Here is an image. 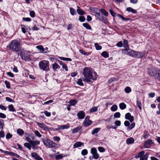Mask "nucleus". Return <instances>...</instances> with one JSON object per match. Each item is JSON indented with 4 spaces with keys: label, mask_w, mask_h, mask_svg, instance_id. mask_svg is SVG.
<instances>
[{
    "label": "nucleus",
    "mask_w": 160,
    "mask_h": 160,
    "mask_svg": "<svg viewBox=\"0 0 160 160\" xmlns=\"http://www.w3.org/2000/svg\"><path fill=\"white\" fill-rule=\"evenodd\" d=\"M83 74L84 77L82 78L83 80L89 83L91 82V79L95 80L97 79V75L96 72L92 73L90 68H85L83 70Z\"/></svg>",
    "instance_id": "nucleus-1"
},
{
    "label": "nucleus",
    "mask_w": 160,
    "mask_h": 160,
    "mask_svg": "<svg viewBox=\"0 0 160 160\" xmlns=\"http://www.w3.org/2000/svg\"><path fill=\"white\" fill-rule=\"evenodd\" d=\"M7 48L12 51L18 52L21 49L20 42L17 40H12Z\"/></svg>",
    "instance_id": "nucleus-2"
},
{
    "label": "nucleus",
    "mask_w": 160,
    "mask_h": 160,
    "mask_svg": "<svg viewBox=\"0 0 160 160\" xmlns=\"http://www.w3.org/2000/svg\"><path fill=\"white\" fill-rule=\"evenodd\" d=\"M147 72L152 77L160 81V71L157 68H148Z\"/></svg>",
    "instance_id": "nucleus-3"
},
{
    "label": "nucleus",
    "mask_w": 160,
    "mask_h": 160,
    "mask_svg": "<svg viewBox=\"0 0 160 160\" xmlns=\"http://www.w3.org/2000/svg\"><path fill=\"white\" fill-rule=\"evenodd\" d=\"M42 142L47 148H53L58 147V144L55 143L50 139H43Z\"/></svg>",
    "instance_id": "nucleus-4"
},
{
    "label": "nucleus",
    "mask_w": 160,
    "mask_h": 160,
    "mask_svg": "<svg viewBox=\"0 0 160 160\" xmlns=\"http://www.w3.org/2000/svg\"><path fill=\"white\" fill-rule=\"evenodd\" d=\"M39 66L40 69L46 72H47L50 70L49 62L45 60L40 61L39 63Z\"/></svg>",
    "instance_id": "nucleus-5"
},
{
    "label": "nucleus",
    "mask_w": 160,
    "mask_h": 160,
    "mask_svg": "<svg viewBox=\"0 0 160 160\" xmlns=\"http://www.w3.org/2000/svg\"><path fill=\"white\" fill-rule=\"evenodd\" d=\"M122 52L123 54L134 57L135 51L130 49L129 48L122 49Z\"/></svg>",
    "instance_id": "nucleus-6"
},
{
    "label": "nucleus",
    "mask_w": 160,
    "mask_h": 160,
    "mask_svg": "<svg viewBox=\"0 0 160 160\" xmlns=\"http://www.w3.org/2000/svg\"><path fill=\"white\" fill-rule=\"evenodd\" d=\"M95 13L96 14V17L100 21H101L102 22L106 24L108 22L107 18L104 17L102 15H101L100 12H95Z\"/></svg>",
    "instance_id": "nucleus-7"
},
{
    "label": "nucleus",
    "mask_w": 160,
    "mask_h": 160,
    "mask_svg": "<svg viewBox=\"0 0 160 160\" xmlns=\"http://www.w3.org/2000/svg\"><path fill=\"white\" fill-rule=\"evenodd\" d=\"M91 152L94 159H97L99 158V156L97 152V151L96 148H92L91 149Z\"/></svg>",
    "instance_id": "nucleus-8"
},
{
    "label": "nucleus",
    "mask_w": 160,
    "mask_h": 160,
    "mask_svg": "<svg viewBox=\"0 0 160 160\" xmlns=\"http://www.w3.org/2000/svg\"><path fill=\"white\" fill-rule=\"evenodd\" d=\"M89 116H87L84 121L83 124L86 127L90 125L92 123V122L89 120Z\"/></svg>",
    "instance_id": "nucleus-9"
},
{
    "label": "nucleus",
    "mask_w": 160,
    "mask_h": 160,
    "mask_svg": "<svg viewBox=\"0 0 160 160\" xmlns=\"http://www.w3.org/2000/svg\"><path fill=\"white\" fill-rule=\"evenodd\" d=\"M153 143L151 139H148L144 142V147L146 148H148L152 144H153Z\"/></svg>",
    "instance_id": "nucleus-10"
},
{
    "label": "nucleus",
    "mask_w": 160,
    "mask_h": 160,
    "mask_svg": "<svg viewBox=\"0 0 160 160\" xmlns=\"http://www.w3.org/2000/svg\"><path fill=\"white\" fill-rule=\"evenodd\" d=\"M144 55V52H139L135 51L134 57L138 58H140L143 57Z\"/></svg>",
    "instance_id": "nucleus-11"
},
{
    "label": "nucleus",
    "mask_w": 160,
    "mask_h": 160,
    "mask_svg": "<svg viewBox=\"0 0 160 160\" xmlns=\"http://www.w3.org/2000/svg\"><path fill=\"white\" fill-rule=\"evenodd\" d=\"M78 118L79 119H83L85 117V113L83 111H80L77 114Z\"/></svg>",
    "instance_id": "nucleus-12"
},
{
    "label": "nucleus",
    "mask_w": 160,
    "mask_h": 160,
    "mask_svg": "<svg viewBox=\"0 0 160 160\" xmlns=\"http://www.w3.org/2000/svg\"><path fill=\"white\" fill-rule=\"evenodd\" d=\"M32 156L37 160H42V159L36 152H33L32 153Z\"/></svg>",
    "instance_id": "nucleus-13"
},
{
    "label": "nucleus",
    "mask_w": 160,
    "mask_h": 160,
    "mask_svg": "<svg viewBox=\"0 0 160 160\" xmlns=\"http://www.w3.org/2000/svg\"><path fill=\"white\" fill-rule=\"evenodd\" d=\"M28 52L27 51H21L20 53V56L21 57L22 59V60H25L26 57H27L26 55L27 54Z\"/></svg>",
    "instance_id": "nucleus-14"
},
{
    "label": "nucleus",
    "mask_w": 160,
    "mask_h": 160,
    "mask_svg": "<svg viewBox=\"0 0 160 160\" xmlns=\"http://www.w3.org/2000/svg\"><path fill=\"white\" fill-rule=\"evenodd\" d=\"M77 8V11L78 14L82 15L86 13V12L82 9H80L79 6H78Z\"/></svg>",
    "instance_id": "nucleus-15"
},
{
    "label": "nucleus",
    "mask_w": 160,
    "mask_h": 160,
    "mask_svg": "<svg viewBox=\"0 0 160 160\" xmlns=\"http://www.w3.org/2000/svg\"><path fill=\"white\" fill-rule=\"evenodd\" d=\"M37 123L38 126L43 130H45L48 128V127L45 124L43 123H41L40 122H37Z\"/></svg>",
    "instance_id": "nucleus-16"
},
{
    "label": "nucleus",
    "mask_w": 160,
    "mask_h": 160,
    "mask_svg": "<svg viewBox=\"0 0 160 160\" xmlns=\"http://www.w3.org/2000/svg\"><path fill=\"white\" fill-rule=\"evenodd\" d=\"M82 128V127L81 126H78L72 129V133H75L80 130Z\"/></svg>",
    "instance_id": "nucleus-17"
},
{
    "label": "nucleus",
    "mask_w": 160,
    "mask_h": 160,
    "mask_svg": "<svg viewBox=\"0 0 160 160\" xmlns=\"http://www.w3.org/2000/svg\"><path fill=\"white\" fill-rule=\"evenodd\" d=\"M40 141H32L30 144L32 146V148H35V146L36 145H39L40 144Z\"/></svg>",
    "instance_id": "nucleus-18"
},
{
    "label": "nucleus",
    "mask_w": 160,
    "mask_h": 160,
    "mask_svg": "<svg viewBox=\"0 0 160 160\" xmlns=\"http://www.w3.org/2000/svg\"><path fill=\"white\" fill-rule=\"evenodd\" d=\"M134 139L132 138H130L126 140V143L128 145L134 143Z\"/></svg>",
    "instance_id": "nucleus-19"
},
{
    "label": "nucleus",
    "mask_w": 160,
    "mask_h": 160,
    "mask_svg": "<svg viewBox=\"0 0 160 160\" xmlns=\"http://www.w3.org/2000/svg\"><path fill=\"white\" fill-rule=\"evenodd\" d=\"M69 126L67 125H64L62 126H58V128L56 129V130H58L59 129L63 130L64 129H68L69 128Z\"/></svg>",
    "instance_id": "nucleus-20"
},
{
    "label": "nucleus",
    "mask_w": 160,
    "mask_h": 160,
    "mask_svg": "<svg viewBox=\"0 0 160 160\" xmlns=\"http://www.w3.org/2000/svg\"><path fill=\"white\" fill-rule=\"evenodd\" d=\"M83 144V143L80 142H77L73 145V148H76L81 146Z\"/></svg>",
    "instance_id": "nucleus-21"
},
{
    "label": "nucleus",
    "mask_w": 160,
    "mask_h": 160,
    "mask_svg": "<svg viewBox=\"0 0 160 160\" xmlns=\"http://www.w3.org/2000/svg\"><path fill=\"white\" fill-rule=\"evenodd\" d=\"M60 68V67L57 63H55L52 64V68L54 71H56L57 69H59Z\"/></svg>",
    "instance_id": "nucleus-22"
},
{
    "label": "nucleus",
    "mask_w": 160,
    "mask_h": 160,
    "mask_svg": "<svg viewBox=\"0 0 160 160\" xmlns=\"http://www.w3.org/2000/svg\"><path fill=\"white\" fill-rule=\"evenodd\" d=\"M77 102L76 100H71L69 102L70 104L68 105V106H74L77 103Z\"/></svg>",
    "instance_id": "nucleus-23"
},
{
    "label": "nucleus",
    "mask_w": 160,
    "mask_h": 160,
    "mask_svg": "<svg viewBox=\"0 0 160 160\" xmlns=\"http://www.w3.org/2000/svg\"><path fill=\"white\" fill-rule=\"evenodd\" d=\"M123 46L125 48H129L128 41L127 40L125 39L123 40Z\"/></svg>",
    "instance_id": "nucleus-24"
},
{
    "label": "nucleus",
    "mask_w": 160,
    "mask_h": 160,
    "mask_svg": "<svg viewBox=\"0 0 160 160\" xmlns=\"http://www.w3.org/2000/svg\"><path fill=\"white\" fill-rule=\"evenodd\" d=\"M66 156L64 155L63 154H61L59 155H57L55 158L56 160H59L62 159L64 157Z\"/></svg>",
    "instance_id": "nucleus-25"
},
{
    "label": "nucleus",
    "mask_w": 160,
    "mask_h": 160,
    "mask_svg": "<svg viewBox=\"0 0 160 160\" xmlns=\"http://www.w3.org/2000/svg\"><path fill=\"white\" fill-rule=\"evenodd\" d=\"M17 133L20 136L22 135L24 133V131L22 129L20 128L17 129Z\"/></svg>",
    "instance_id": "nucleus-26"
},
{
    "label": "nucleus",
    "mask_w": 160,
    "mask_h": 160,
    "mask_svg": "<svg viewBox=\"0 0 160 160\" xmlns=\"http://www.w3.org/2000/svg\"><path fill=\"white\" fill-rule=\"evenodd\" d=\"M127 10L128 11L131 12L133 13H137V11L136 10L133 9L131 7H128L127 8Z\"/></svg>",
    "instance_id": "nucleus-27"
},
{
    "label": "nucleus",
    "mask_w": 160,
    "mask_h": 160,
    "mask_svg": "<svg viewBox=\"0 0 160 160\" xmlns=\"http://www.w3.org/2000/svg\"><path fill=\"white\" fill-rule=\"evenodd\" d=\"M99 11L105 16L107 17L108 16V12L106 10L103 9H100Z\"/></svg>",
    "instance_id": "nucleus-28"
},
{
    "label": "nucleus",
    "mask_w": 160,
    "mask_h": 160,
    "mask_svg": "<svg viewBox=\"0 0 160 160\" xmlns=\"http://www.w3.org/2000/svg\"><path fill=\"white\" fill-rule=\"evenodd\" d=\"M9 110L11 112H16V110L14 108L12 104L9 105L8 106Z\"/></svg>",
    "instance_id": "nucleus-29"
},
{
    "label": "nucleus",
    "mask_w": 160,
    "mask_h": 160,
    "mask_svg": "<svg viewBox=\"0 0 160 160\" xmlns=\"http://www.w3.org/2000/svg\"><path fill=\"white\" fill-rule=\"evenodd\" d=\"M100 130V128H96L94 129L92 132V134L93 135L96 133H97L99 132Z\"/></svg>",
    "instance_id": "nucleus-30"
},
{
    "label": "nucleus",
    "mask_w": 160,
    "mask_h": 160,
    "mask_svg": "<svg viewBox=\"0 0 160 160\" xmlns=\"http://www.w3.org/2000/svg\"><path fill=\"white\" fill-rule=\"evenodd\" d=\"M145 153V152L144 151H142L141 152H140L138 154L137 156H136V158H140L143 156L144 154Z\"/></svg>",
    "instance_id": "nucleus-31"
},
{
    "label": "nucleus",
    "mask_w": 160,
    "mask_h": 160,
    "mask_svg": "<svg viewBox=\"0 0 160 160\" xmlns=\"http://www.w3.org/2000/svg\"><path fill=\"white\" fill-rule=\"evenodd\" d=\"M36 48L37 49L41 51H42V52L43 53L44 52H43L44 51V48H43V46L42 45H39L36 46ZM47 51H46L44 52V53H47Z\"/></svg>",
    "instance_id": "nucleus-32"
},
{
    "label": "nucleus",
    "mask_w": 160,
    "mask_h": 160,
    "mask_svg": "<svg viewBox=\"0 0 160 160\" xmlns=\"http://www.w3.org/2000/svg\"><path fill=\"white\" fill-rule=\"evenodd\" d=\"M101 55L105 58H107L109 57V54L106 51H104L102 52Z\"/></svg>",
    "instance_id": "nucleus-33"
},
{
    "label": "nucleus",
    "mask_w": 160,
    "mask_h": 160,
    "mask_svg": "<svg viewBox=\"0 0 160 160\" xmlns=\"http://www.w3.org/2000/svg\"><path fill=\"white\" fill-rule=\"evenodd\" d=\"M119 107L121 109L123 110L126 108V105L124 102H122L119 104Z\"/></svg>",
    "instance_id": "nucleus-34"
},
{
    "label": "nucleus",
    "mask_w": 160,
    "mask_h": 160,
    "mask_svg": "<svg viewBox=\"0 0 160 160\" xmlns=\"http://www.w3.org/2000/svg\"><path fill=\"white\" fill-rule=\"evenodd\" d=\"M82 25L84 27L90 30L91 29V27L88 23H83Z\"/></svg>",
    "instance_id": "nucleus-35"
},
{
    "label": "nucleus",
    "mask_w": 160,
    "mask_h": 160,
    "mask_svg": "<svg viewBox=\"0 0 160 160\" xmlns=\"http://www.w3.org/2000/svg\"><path fill=\"white\" fill-rule=\"evenodd\" d=\"M118 109V106L117 105L114 104L111 108V110L112 111L114 112L116 111Z\"/></svg>",
    "instance_id": "nucleus-36"
},
{
    "label": "nucleus",
    "mask_w": 160,
    "mask_h": 160,
    "mask_svg": "<svg viewBox=\"0 0 160 160\" xmlns=\"http://www.w3.org/2000/svg\"><path fill=\"white\" fill-rule=\"evenodd\" d=\"M124 91L126 93H128L131 92V89L129 87H127L124 89Z\"/></svg>",
    "instance_id": "nucleus-37"
},
{
    "label": "nucleus",
    "mask_w": 160,
    "mask_h": 160,
    "mask_svg": "<svg viewBox=\"0 0 160 160\" xmlns=\"http://www.w3.org/2000/svg\"><path fill=\"white\" fill-rule=\"evenodd\" d=\"M98 108L96 107H94L91 108L90 110V112L92 113L94 112H97L98 111Z\"/></svg>",
    "instance_id": "nucleus-38"
},
{
    "label": "nucleus",
    "mask_w": 160,
    "mask_h": 160,
    "mask_svg": "<svg viewBox=\"0 0 160 160\" xmlns=\"http://www.w3.org/2000/svg\"><path fill=\"white\" fill-rule=\"evenodd\" d=\"M137 106L139 108L140 110H141L142 109V104L140 101L137 100Z\"/></svg>",
    "instance_id": "nucleus-39"
},
{
    "label": "nucleus",
    "mask_w": 160,
    "mask_h": 160,
    "mask_svg": "<svg viewBox=\"0 0 160 160\" xmlns=\"http://www.w3.org/2000/svg\"><path fill=\"white\" fill-rule=\"evenodd\" d=\"M59 58L61 60L63 61H72L71 59L69 58H66L64 57H59Z\"/></svg>",
    "instance_id": "nucleus-40"
},
{
    "label": "nucleus",
    "mask_w": 160,
    "mask_h": 160,
    "mask_svg": "<svg viewBox=\"0 0 160 160\" xmlns=\"http://www.w3.org/2000/svg\"><path fill=\"white\" fill-rule=\"evenodd\" d=\"M118 16L120 18H121L124 21H128L130 20V19L129 18H125L122 16L120 14H118Z\"/></svg>",
    "instance_id": "nucleus-41"
},
{
    "label": "nucleus",
    "mask_w": 160,
    "mask_h": 160,
    "mask_svg": "<svg viewBox=\"0 0 160 160\" xmlns=\"http://www.w3.org/2000/svg\"><path fill=\"white\" fill-rule=\"evenodd\" d=\"M94 45L97 50H100L102 48V47L101 46L99 45L97 43H95Z\"/></svg>",
    "instance_id": "nucleus-42"
},
{
    "label": "nucleus",
    "mask_w": 160,
    "mask_h": 160,
    "mask_svg": "<svg viewBox=\"0 0 160 160\" xmlns=\"http://www.w3.org/2000/svg\"><path fill=\"white\" fill-rule=\"evenodd\" d=\"M70 13L72 15H73L76 14V10L72 8H70Z\"/></svg>",
    "instance_id": "nucleus-43"
},
{
    "label": "nucleus",
    "mask_w": 160,
    "mask_h": 160,
    "mask_svg": "<svg viewBox=\"0 0 160 160\" xmlns=\"http://www.w3.org/2000/svg\"><path fill=\"white\" fill-rule=\"evenodd\" d=\"M148 155L146 154L143 156L140 157V160H147Z\"/></svg>",
    "instance_id": "nucleus-44"
},
{
    "label": "nucleus",
    "mask_w": 160,
    "mask_h": 160,
    "mask_svg": "<svg viewBox=\"0 0 160 160\" xmlns=\"http://www.w3.org/2000/svg\"><path fill=\"white\" fill-rule=\"evenodd\" d=\"M77 83L78 84L81 86H83L84 85L82 82V80L81 79H78L77 82Z\"/></svg>",
    "instance_id": "nucleus-45"
},
{
    "label": "nucleus",
    "mask_w": 160,
    "mask_h": 160,
    "mask_svg": "<svg viewBox=\"0 0 160 160\" xmlns=\"http://www.w3.org/2000/svg\"><path fill=\"white\" fill-rule=\"evenodd\" d=\"M88 153V150L86 149H83L81 152V154L83 156H85L87 155Z\"/></svg>",
    "instance_id": "nucleus-46"
},
{
    "label": "nucleus",
    "mask_w": 160,
    "mask_h": 160,
    "mask_svg": "<svg viewBox=\"0 0 160 160\" xmlns=\"http://www.w3.org/2000/svg\"><path fill=\"white\" fill-rule=\"evenodd\" d=\"M30 145L31 144H30L26 142L24 143V146L25 147L28 148L29 150H31V147Z\"/></svg>",
    "instance_id": "nucleus-47"
},
{
    "label": "nucleus",
    "mask_w": 160,
    "mask_h": 160,
    "mask_svg": "<svg viewBox=\"0 0 160 160\" xmlns=\"http://www.w3.org/2000/svg\"><path fill=\"white\" fill-rule=\"evenodd\" d=\"M34 132L35 133V134L37 136L40 138L42 137L41 134L39 133V132L38 130H35L34 131Z\"/></svg>",
    "instance_id": "nucleus-48"
},
{
    "label": "nucleus",
    "mask_w": 160,
    "mask_h": 160,
    "mask_svg": "<svg viewBox=\"0 0 160 160\" xmlns=\"http://www.w3.org/2000/svg\"><path fill=\"white\" fill-rule=\"evenodd\" d=\"M5 83L6 85V87L8 88H10V83L9 82L6 80L5 81Z\"/></svg>",
    "instance_id": "nucleus-49"
},
{
    "label": "nucleus",
    "mask_w": 160,
    "mask_h": 160,
    "mask_svg": "<svg viewBox=\"0 0 160 160\" xmlns=\"http://www.w3.org/2000/svg\"><path fill=\"white\" fill-rule=\"evenodd\" d=\"M79 51L80 53L84 55H88L89 54V52H84V51L82 49H80Z\"/></svg>",
    "instance_id": "nucleus-50"
},
{
    "label": "nucleus",
    "mask_w": 160,
    "mask_h": 160,
    "mask_svg": "<svg viewBox=\"0 0 160 160\" xmlns=\"http://www.w3.org/2000/svg\"><path fill=\"white\" fill-rule=\"evenodd\" d=\"M22 20L23 21L26 22H30L31 21V19L29 18H22Z\"/></svg>",
    "instance_id": "nucleus-51"
},
{
    "label": "nucleus",
    "mask_w": 160,
    "mask_h": 160,
    "mask_svg": "<svg viewBox=\"0 0 160 160\" xmlns=\"http://www.w3.org/2000/svg\"><path fill=\"white\" fill-rule=\"evenodd\" d=\"M3 121L2 119H0V129L2 130L3 128Z\"/></svg>",
    "instance_id": "nucleus-52"
},
{
    "label": "nucleus",
    "mask_w": 160,
    "mask_h": 160,
    "mask_svg": "<svg viewBox=\"0 0 160 160\" xmlns=\"http://www.w3.org/2000/svg\"><path fill=\"white\" fill-rule=\"evenodd\" d=\"M120 113L119 112H116L115 113L114 115V118H119L120 117Z\"/></svg>",
    "instance_id": "nucleus-53"
},
{
    "label": "nucleus",
    "mask_w": 160,
    "mask_h": 160,
    "mask_svg": "<svg viewBox=\"0 0 160 160\" xmlns=\"http://www.w3.org/2000/svg\"><path fill=\"white\" fill-rule=\"evenodd\" d=\"M85 18L83 16H80L79 18V20L81 22H83L85 21Z\"/></svg>",
    "instance_id": "nucleus-54"
},
{
    "label": "nucleus",
    "mask_w": 160,
    "mask_h": 160,
    "mask_svg": "<svg viewBox=\"0 0 160 160\" xmlns=\"http://www.w3.org/2000/svg\"><path fill=\"white\" fill-rule=\"evenodd\" d=\"M43 112L47 117H50L51 115V113L50 112H48L46 110L44 111Z\"/></svg>",
    "instance_id": "nucleus-55"
},
{
    "label": "nucleus",
    "mask_w": 160,
    "mask_h": 160,
    "mask_svg": "<svg viewBox=\"0 0 160 160\" xmlns=\"http://www.w3.org/2000/svg\"><path fill=\"white\" fill-rule=\"evenodd\" d=\"M98 150L100 152H103L105 150L104 148L102 147H99L98 148Z\"/></svg>",
    "instance_id": "nucleus-56"
},
{
    "label": "nucleus",
    "mask_w": 160,
    "mask_h": 160,
    "mask_svg": "<svg viewBox=\"0 0 160 160\" xmlns=\"http://www.w3.org/2000/svg\"><path fill=\"white\" fill-rule=\"evenodd\" d=\"M30 15L32 18H34L35 17V13L33 11H31L30 12Z\"/></svg>",
    "instance_id": "nucleus-57"
},
{
    "label": "nucleus",
    "mask_w": 160,
    "mask_h": 160,
    "mask_svg": "<svg viewBox=\"0 0 160 160\" xmlns=\"http://www.w3.org/2000/svg\"><path fill=\"white\" fill-rule=\"evenodd\" d=\"M116 45L118 47H122L123 46V43L122 41H120L119 42L117 43Z\"/></svg>",
    "instance_id": "nucleus-58"
},
{
    "label": "nucleus",
    "mask_w": 160,
    "mask_h": 160,
    "mask_svg": "<svg viewBox=\"0 0 160 160\" xmlns=\"http://www.w3.org/2000/svg\"><path fill=\"white\" fill-rule=\"evenodd\" d=\"M6 101L12 102H14V101L12 99L10 98L9 97H7L6 98Z\"/></svg>",
    "instance_id": "nucleus-59"
},
{
    "label": "nucleus",
    "mask_w": 160,
    "mask_h": 160,
    "mask_svg": "<svg viewBox=\"0 0 160 160\" xmlns=\"http://www.w3.org/2000/svg\"><path fill=\"white\" fill-rule=\"evenodd\" d=\"M132 116L130 113H128L125 114V118L126 119H129V118Z\"/></svg>",
    "instance_id": "nucleus-60"
},
{
    "label": "nucleus",
    "mask_w": 160,
    "mask_h": 160,
    "mask_svg": "<svg viewBox=\"0 0 160 160\" xmlns=\"http://www.w3.org/2000/svg\"><path fill=\"white\" fill-rule=\"evenodd\" d=\"M21 29L22 32H23L24 33H26V29L25 28V26L23 25H21Z\"/></svg>",
    "instance_id": "nucleus-61"
},
{
    "label": "nucleus",
    "mask_w": 160,
    "mask_h": 160,
    "mask_svg": "<svg viewBox=\"0 0 160 160\" xmlns=\"http://www.w3.org/2000/svg\"><path fill=\"white\" fill-rule=\"evenodd\" d=\"M60 138L58 136H55L53 137V140L55 141H59L60 140Z\"/></svg>",
    "instance_id": "nucleus-62"
},
{
    "label": "nucleus",
    "mask_w": 160,
    "mask_h": 160,
    "mask_svg": "<svg viewBox=\"0 0 160 160\" xmlns=\"http://www.w3.org/2000/svg\"><path fill=\"white\" fill-rule=\"evenodd\" d=\"M135 123L133 122L131 123V125L128 127L129 129H131L132 128H133L135 126Z\"/></svg>",
    "instance_id": "nucleus-63"
},
{
    "label": "nucleus",
    "mask_w": 160,
    "mask_h": 160,
    "mask_svg": "<svg viewBox=\"0 0 160 160\" xmlns=\"http://www.w3.org/2000/svg\"><path fill=\"white\" fill-rule=\"evenodd\" d=\"M158 110L156 112V113L157 114H160V104L158 103Z\"/></svg>",
    "instance_id": "nucleus-64"
}]
</instances>
